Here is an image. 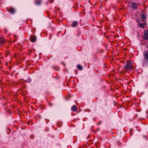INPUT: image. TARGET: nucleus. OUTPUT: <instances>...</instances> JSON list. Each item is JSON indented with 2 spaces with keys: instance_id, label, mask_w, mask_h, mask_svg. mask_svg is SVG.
Instances as JSON below:
<instances>
[{
  "instance_id": "f257e3e1",
  "label": "nucleus",
  "mask_w": 148,
  "mask_h": 148,
  "mask_svg": "<svg viewBox=\"0 0 148 148\" xmlns=\"http://www.w3.org/2000/svg\"><path fill=\"white\" fill-rule=\"evenodd\" d=\"M143 55L144 59L142 64L145 65L148 62V51H145L143 53Z\"/></svg>"
},
{
  "instance_id": "f03ea898",
  "label": "nucleus",
  "mask_w": 148,
  "mask_h": 148,
  "mask_svg": "<svg viewBox=\"0 0 148 148\" xmlns=\"http://www.w3.org/2000/svg\"><path fill=\"white\" fill-rule=\"evenodd\" d=\"M132 63L131 62H127V64L124 66L125 69L128 70L131 69V68L132 66Z\"/></svg>"
},
{
  "instance_id": "7ed1b4c3",
  "label": "nucleus",
  "mask_w": 148,
  "mask_h": 148,
  "mask_svg": "<svg viewBox=\"0 0 148 148\" xmlns=\"http://www.w3.org/2000/svg\"><path fill=\"white\" fill-rule=\"evenodd\" d=\"M144 38L145 39H148V30H145L144 33Z\"/></svg>"
},
{
  "instance_id": "20e7f679",
  "label": "nucleus",
  "mask_w": 148,
  "mask_h": 148,
  "mask_svg": "<svg viewBox=\"0 0 148 148\" xmlns=\"http://www.w3.org/2000/svg\"><path fill=\"white\" fill-rule=\"evenodd\" d=\"M141 16V18L142 19L143 21L145 20L146 18V17L145 14V13H143Z\"/></svg>"
},
{
  "instance_id": "39448f33",
  "label": "nucleus",
  "mask_w": 148,
  "mask_h": 148,
  "mask_svg": "<svg viewBox=\"0 0 148 148\" xmlns=\"http://www.w3.org/2000/svg\"><path fill=\"white\" fill-rule=\"evenodd\" d=\"M132 6L133 8L135 9H136L137 8V4L134 3L133 2L132 3Z\"/></svg>"
},
{
  "instance_id": "423d86ee",
  "label": "nucleus",
  "mask_w": 148,
  "mask_h": 148,
  "mask_svg": "<svg viewBox=\"0 0 148 148\" xmlns=\"http://www.w3.org/2000/svg\"><path fill=\"white\" fill-rule=\"evenodd\" d=\"M31 39L32 42H34L36 40V38L35 36H34L31 37Z\"/></svg>"
},
{
  "instance_id": "0eeeda50",
  "label": "nucleus",
  "mask_w": 148,
  "mask_h": 148,
  "mask_svg": "<svg viewBox=\"0 0 148 148\" xmlns=\"http://www.w3.org/2000/svg\"><path fill=\"white\" fill-rule=\"evenodd\" d=\"M8 11L10 13L13 14L15 12V10L14 9L11 8Z\"/></svg>"
},
{
  "instance_id": "6e6552de",
  "label": "nucleus",
  "mask_w": 148,
  "mask_h": 148,
  "mask_svg": "<svg viewBox=\"0 0 148 148\" xmlns=\"http://www.w3.org/2000/svg\"><path fill=\"white\" fill-rule=\"evenodd\" d=\"M77 108L75 105L73 106L71 108V110L73 111H76L77 110Z\"/></svg>"
},
{
  "instance_id": "1a4fd4ad",
  "label": "nucleus",
  "mask_w": 148,
  "mask_h": 148,
  "mask_svg": "<svg viewBox=\"0 0 148 148\" xmlns=\"http://www.w3.org/2000/svg\"><path fill=\"white\" fill-rule=\"evenodd\" d=\"M41 1L40 0H37L36 1H35V3L36 4L39 5L40 4H41Z\"/></svg>"
},
{
  "instance_id": "9d476101",
  "label": "nucleus",
  "mask_w": 148,
  "mask_h": 148,
  "mask_svg": "<svg viewBox=\"0 0 148 148\" xmlns=\"http://www.w3.org/2000/svg\"><path fill=\"white\" fill-rule=\"evenodd\" d=\"M77 25V22L76 21H74L72 24V26L73 27H76Z\"/></svg>"
},
{
  "instance_id": "9b49d317",
  "label": "nucleus",
  "mask_w": 148,
  "mask_h": 148,
  "mask_svg": "<svg viewBox=\"0 0 148 148\" xmlns=\"http://www.w3.org/2000/svg\"><path fill=\"white\" fill-rule=\"evenodd\" d=\"M77 67L79 70H82L83 69L82 66L79 64L77 65Z\"/></svg>"
},
{
  "instance_id": "f8f14e48",
  "label": "nucleus",
  "mask_w": 148,
  "mask_h": 148,
  "mask_svg": "<svg viewBox=\"0 0 148 148\" xmlns=\"http://www.w3.org/2000/svg\"><path fill=\"white\" fill-rule=\"evenodd\" d=\"M31 81H32V80H31V78L29 77H28L27 78L26 81L27 82L30 83L31 82Z\"/></svg>"
},
{
  "instance_id": "ddd939ff",
  "label": "nucleus",
  "mask_w": 148,
  "mask_h": 148,
  "mask_svg": "<svg viewBox=\"0 0 148 148\" xmlns=\"http://www.w3.org/2000/svg\"><path fill=\"white\" fill-rule=\"evenodd\" d=\"M139 25L140 27L143 28L144 26V24L143 23H140L139 24Z\"/></svg>"
},
{
  "instance_id": "4468645a",
  "label": "nucleus",
  "mask_w": 148,
  "mask_h": 148,
  "mask_svg": "<svg viewBox=\"0 0 148 148\" xmlns=\"http://www.w3.org/2000/svg\"><path fill=\"white\" fill-rule=\"evenodd\" d=\"M4 43V42L2 40H0V44L1 45H3Z\"/></svg>"
},
{
  "instance_id": "2eb2a0df",
  "label": "nucleus",
  "mask_w": 148,
  "mask_h": 148,
  "mask_svg": "<svg viewBox=\"0 0 148 148\" xmlns=\"http://www.w3.org/2000/svg\"><path fill=\"white\" fill-rule=\"evenodd\" d=\"M4 32H5V33H7V32H8V30H7V29L5 28L4 29Z\"/></svg>"
},
{
  "instance_id": "dca6fc26",
  "label": "nucleus",
  "mask_w": 148,
  "mask_h": 148,
  "mask_svg": "<svg viewBox=\"0 0 148 148\" xmlns=\"http://www.w3.org/2000/svg\"><path fill=\"white\" fill-rule=\"evenodd\" d=\"M51 106H52V104H51Z\"/></svg>"
}]
</instances>
